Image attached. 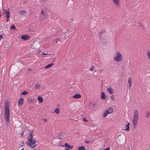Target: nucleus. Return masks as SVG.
Instances as JSON below:
<instances>
[{
	"label": "nucleus",
	"mask_w": 150,
	"mask_h": 150,
	"mask_svg": "<svg viewBox=\"0 0 150 150\" xmlns=\"http://www.w3.org/2000/svg\"><path fill=\"white\" fill-rule=\"evenodd\" d=\"M94 67L93 66H92L90 69V70L91 71H92L94 70Z\"/></svg>",
	"instance_id": "34"
},
{
	"label": "nucleus",
	"mask_w": 150,
	"mask_h": 150,
	"mask_svg": "<svg viewBox=\"0 0 150 150\" xmlns=\"http://www.w3.org/2000/svg\"><path fill=\"white\" fill-rule=\"evenodd\" d=\"M108 114H109V113L108 112V111H107V110H106L105 112H104V113L103 114V117H106L107 116Z\"/></svg>",
	"instance_id": "20"
},
{
	"label": "nucleus",
	"mask_w": 150,
	"mask_h": 150,
	"mask_svg": "<svg viewBox=\"0 0 150 150\" xmlns=\"http://www.w3.org/2000/svg\"><path fill=\"white\" fill-rule=\"evenodd\" d=\"M105 32V30H103L102 31H100V34H103V33H104Z\"/></svg>",
	"instance_id": "33"
},
{
	"label": "nucleus",
	"mask_w": 150,
	"mask_h": 150,
	"mask_svg": "<svg viewBox=\"0 0 150 150\" xmlns=\"http://www.w3.org/2000/svg\"><path fill=\"white\" fill-rule=\"evenodd\" d=\"M107 91L110 94H112L114 93L112 89L110 87H109L108 88Z\"/></svg>",
	"instance_id": "9"
},
{
	"label": "nucleus",
	"mask_w": 150,
	"mask_h": 150,
	"mask_svg": "<svg viewBox=\"0 0 150 150\" xmlns=\"http://www.w3.org/2000/svg\"><path fill=\"white\" fill-rule=\"evenodd\" d=\"M81 95L79 94H76L73 96V98H80Z\"/></svg>",
	"instance_id": "11"
},
{
	"label": "nucleus",
	"mask_w": 150,
	"mask_h": 150,
	"mask_svg": "<svg viewBox=\"0 0 150 150\" xmlns=\"http://www.w3.org/2000/svg\"><path fill=\"white\" fill-rule=\"evenodd\" d=\"M40 86V85L36 84L35 86V88L36 89L39 88Z\"/></svg>",
	"instance_id": "30"
},
{
	"label": "nucleus",
	"mask_w": 150,
	"mask_h": 150,
	"mask_svg": "<svg viewBox=\"0 0 150 150\" xmlns=\"http://www.w3.org/2000/svg\"><path fill=\"white\" fill-rule=\"evenodd\" d=\"M28 92L26 91H24L22 93V95H25L28 93Z\"/></svg>",
	"instance_id": "26"
},
{
	"label": "nucleus",
	"mask_w": 150,
	"mask_h": 150,
	"mask_svg": "<svg viewBox=\"0 0 150 150\" xmlns=\"http://www.w3.org/2000/svg\"><path fill=\"white\" fill-rule=\"evenodd\" d=\"M129 150H130V147L129 148Z\"/></svg>",
	"instance_id": "56"
},
{
	"label": "nucleus",
	"mask_w": 150,
	"mask_h": 150,
	"mask_svg": "<svg viewBox=\"0 0 150 150\" xmlns=\"http://www.w3.org/2000/svg\"><path fill=\"white\" fill-rule=\"evenodd\" d=\"M115 60L117 62H119L122 61V56L120 53L117 52L116 54V56L114 58Z\"/></svg>",
	"instance_id": "3"
},
{
	"label": "nucleus",
	"mask_w": 150,
	"mask_h": 150,
	"mask_svg": "<svg viewBox=\"0 0 150 150\" xmlns=\"http://www.w3.org/2000/svg\"><path fill=\"white\" fill-rule=\"evenodd\" d=\"M30 101H31V100H30Z\"/></svg>",
	"instance_id": "54"
},
{
	"label": "nucleus",
	"mask_w": 150,
	"mask_h": 150,
	"mask_svg": "<svg viewBox=\"0 0 150 150\" xmlns=\"http://www.w3.org/2000/svg\"><path fill=\"white\" fill-rule=\"evenodd\" d=\"M3 38V36L1 35H0V41L1 39Z\"/></svg>",
	"instance_id": "43"
},
{
	"label": "nucleus",
	"mask_w": 150,
	"mask_h": 150,
	"mask_svg": "<svg viewBox=\"0 0 150 150\" xmlns=\"http://www.w3.org/2000/svg\"><path fill=\"white\" fill-rule=\"evenodd\" d=\"M108 114H109V113L108 112V111H107V110H106L105 112H104V113L103 114V117H106L107 116Z\"/></svg>",
	"instance_id": "19"
},
{
	"label": "nucleus",
	"mask_w": 150,
	"mask_h": 150,
	"mask_svg": "<svg viewBox=\"0 0 150 150\" xmlns=\"http://www.w3.org/2000/svg\"><path fill=\"white\" fill-rule=\"evenodd\" d=\"M78 150H85V148L83 146H81L78 148Z\"/></svg>",
	"instance_id": "21"
},
{
	"label": "nucleus",
	"mask_w": 150,
	"mask_h": 150,
	"mask_svg": "<svg viewBox=\"0 0 150 150\" xmlns=\"http://www.w3.org/2000/svg\"><path fill=\"white\" fill-rule=\"evenodd\" d=\"M129 150H130V147L129 148Z\"/></svg>",
	"instance_id": "55"
},
{
	"label": "nucleus",
	"mask_w": 150,
	"mask_h": 150,
	"mask_svg": "<svg viewBox=\"0 0 150 150\" xmlns=\"http://www.w3.org/2000/svg\"><path fill=\"white\" fill-rule=\"evenodd\" d=\"M44 121H45V122H47V120H46V119H44Z\"/></svg>",
	"instance_id": "48"
},
{
	"label": "nucleus",
	"mask_w": 150,
	"mask_h": 150,
	"mask_svg": "<svg viewBox=\"0 0 150 150\" xmlns=\"http://www.w3.org/2000/svg\"><path fill=\"white\" fill-rule=\"evenodd\" d=\"M150 114L149 112V111H147V112L146 115V117L147 118H149L150 116Z\"/></svg>",
	"instance_id": "25"
},
{
	"label": "nucleus",
	"mask_w": 150,
	"mask_h": 150,
	"mask_svg": "<svg viewBox=\"0 0 150 150\" xmlns=\"http://www.w3.org/2000/svg\"><path fill=\"white\" fill-rule=\"evenodd\" d=\"M101 98L103 99H105L106 98V96L104 92H102L101 93Z\"/></svg>",
	"instance_id": "10"
},
{
	"label": "nucleus",
	"mask_w": 150,
	"mask_h": 150,
	"mask_svg": "<svg viewBox=\"0 0 150 150\" xmlns=\"http://www.w3.org/2000/svg\"><path fill=\"white\" fill-rule=\"evenodd\" d=\"M73 146H70L69 145V148L70 149H72L73 148Z\"/></svg>",
	"instance_id": "38"
},
{
	"label": "nucleus",
	"mask_w": 150,
	"mask_h": 150,
	"mask_svg": "<svg viewBox=\"0 0 150 150\" xmlns=\"http://www.w3.org/2000/svg\"><path fill=\"white\" fill-rule=\"evenodd\" d=\"M139 24L142 27H143L144 26V25L142 23H140Z\"/></svg>",
	"instance_id": "44"
},
{
	"label": "nucleus",
	"mask_w": 150,
	"mask_h": 150,
	"mask_svg": "<svg viewBox=\"0 0 150 150\" xmlns=\"http://www.w3.org/2000/svg\"><path fill=\"white\" fill-rule=\"evenodd\" d=\"M138 120H133V127L134 128H135L136 126L137 125V121Z\"/></svg>",
	"instance_id": "13"
},
{
	"label": "nucleus",
	"mask_w": 150,
	"mask_h": 150,
	"mask_svg": "<svg viewBox=\"0 0 150 150\" xmlns=\"http://www.w3.org/2000/svg\"><path fill=\"white\" fill-rule=\"evenodd\" d=\"M129 124H130V123L129 122L127 125H125V127H126V129H124L125 130H127L128 132L129 131Z\"/></svg>",
	"instance_id": "12"
},
{
	"label": "nucleus",
	"mask_w": 150,
	"mask_h": 150,
	"mask_svg": "<svg viewBox=\"0 0 150 150\" xmlns=\"http://www.w3.org/2000/svg\"><path fill=\"white\" fill-rule=\"evenodd\" d=\"M33 132H31L30 134V136L29 137H28V138H33Z\"/></svg>",
	"instance_id": "28"
},
{
	"label": "nucleus",
	"mask_w": 150,
	"mask_h": 150,
	"mask_svg": "<svg viewBox=\"0 0 150 150\" xmlns=\"http://www.w3.org/2000/svg\"><path fill=\"white\" fill-rule=\"evenodd\" d=\"M100 71H102V70H100Z\"/></svg>",
	"instance_id": "53"
},
{
	"label": "nucleus",
	"mask_w": 150,
	"mask_h": 150,
	"mask_svg": "<svg viewBox=\"0 0 150 150\" xmlns=\"http://www.w3.org/2000/svg\"><path fill=\"white\" fill-rule=\"evenodd\" d=\"M62 133L61 132H60L59 133L58 135H57V137H60L61 136H62Z\"/></svg>",
	"instance_id": "32"
},
{
	"label": "nucleus",
	"mask_w": 150,
	"mask_h": 150,
	"mask_svg": "<svg viewBox=\"0 0 150 150\" xmlns=\"http://www.w3.org/2000/svg\"><path fill=\"white\" fill-rule=\"evenodd\" d=\"M90 142L91 143V142H90L89 141H85V143H89Z\"/></svg>",
	"instance_id": "41"
},
{
	"label": "nucleus",
	"mask_w": 150,
	"mask_h": 150,
	"mask_svg": "<svg viewBox=\"0 0 150 150\" xmlns=\"http://www.w3.org/2000/svg\"><path fill=\"white\" fill-rule=\"evenodd\" d=\"M11 29H13V30L15 29H16V27L14 25H13L11 26Z\"/></svg>",
	"instance_id": "29"
},
{
	"label": "nucleus",
	"mask_w": 150,
	"mask_h": 150,
	"mask_svg": "<svg viewBox=\"0 0 150 150\" xmlns=\"http://www.w3.org/2000/svg\"><path fill=\"white\" fill-rule=\"evenodd\" d=\"M41 54L42 55H45L46 54V53H44V52H42L41 53Z\"/></svg>",
	"instance_id": "42"
},
{
	"label": "nucleus",
	"mask_w": 150,
	"mask_h": 150,
	"mask_svg": "<svg viewBox=\"0 0 150 150\" xmlns=\"http://www.w3.org/2000/svg\"><path fill=\"white\" fill-rule=\"evenodd\" d=\"M147 55L149 59H150V52H148L147 53Z\"/></svg>",
	"instance_id": "35"
},
{
	"label": "nucleus",
	"mask_w": 150,
	"mask_h": 150,
	"mask_svg": "<svg viewBox=\"0 0 150 150\" xmlns=\"http://www.w3.org/2000/svg\"><path fill=\"white\" fill-rule=\"evenodd\" d=\"M58 40H59V39H57V40L56 41H55V42L56 43H57V44H59L61 43V42H60V41H58Z\"/></svg>",
	"instance_id": "31"
},
{
	"label": "nucleus",
	"mask_w": 150,
	"mask_h": 150,
	"mask_svg": "<svg viewBox=\"0 0 150 150\" xmlns=\"http://www.w3.org/2000/svg\"><path fill=\"white\" fill-rule=\"evenodd\" d=\"M23 13H24L26 14V11L25 10H21L19 12V13L20 14H22V15H23Z\"/></svg>",
	"instance_id": "23"
},
{
	"label": "nucleus",
	"mask_w": 150,
	"mask_h": 150,
	"mask_svg": "<svg viewBox=\"0 0 150 150\" xmlns=\"http://www.w3.org/2000/svg\"><path fill=\"white\" fill-rule=\"evenodd\" d=\"M38 103H41L43 101V100L42 97L38 96Z\"/></svg>",
	"instance_id": "15"
},
{
	"label": "nucleus",
	"mask_w": 150,
	"mask_h": 150,
	"mask_svg": "<svg viewBox=\"0 0 150 150\" xmlns=\"http://www.w3.org/2000/svg\"><path fill=\"white\" fill-rule=\"evenodd\" d=\"M130 77H129V79L128 80V83L129 84V87H130L132 84V81L130 80Z\"/></svg>",
	"instance_id": "24"
},
{
	"label": "nucleus",
	"mask_w": 150,
	"mask_h": 150,
	"mask_svg": "<svg viewBox=\"0 0 150 150\" xmlns=\"http://www.w3.org/2000/svg\"><path fill=\"white\" fill-rule=\"evenodd\" d=\"M59 139H62V137H61L60 138H59Z\"/></svg>",
	"instance_id": "49"
},
{
	"label": "nucleus",
	"mask_w": 150,
	"mask_h": 150,
	"mask_svg": "<svg viewBox=\"0 0 150 150\" xmlns=\"http://www.w3.org/2000/svg\"><path fill=\"white\" fill-rule=\"evenodd\" d=\"M1 15H0V18L1 17Z\"/></svg>",
	"instance_id": "52"
},
{
	"label": "nucleus",
	"mask_w": 150,
	"mask_h": 150,
	"mask_svg": "<svg viewBox=\"0 0 150 150\" xmlns=\"http://www.w3.org/2000/svg\"><path fill=\"white\" fill-rule=\"evenodd\" d=\"M83 120L85 122H87L88 121V120H87L85 118H83Z\"/></svg>",
	"instance_id": "39"
},
{
	"label": "nucleus",
	"mask_w": 150,
	"mask_h": 150,
	"mask_svg": "<svg viewBox=\"0 0 150 150\" xmlns=\"http://www.w3.org/2000/svg\"><path fill=\"white\" fill-rule=\"evenodd\" d=\"M41 14L42 15V16L41 17L43 18H46V16L45 14V13L43 11V10H42L41 12Z\"/></svg>",
	"instance_id": "14"
},
{
	"label": "nucleus",
	"mask_w": 150,
	"mask_h": 150,
	"mask_svg": "<svg viewBox=\"0 0 150 150\" xmlns=\"http://www.w3.org/2000/svg\"><path fill=\"white\" fill-rule=\"evenodd\" d=\"M20 150H24V149H21Z\"/></svg>",
	"instance_id": "50"
},
{
	"label": "nucleus",
	"mask_w": 150,
	"mask_h": 150,
	"mask_svg": "<svg viewBox=\"0 0 150 150\" xmlns=\"http://www.w3.org/2000/svg\"><path fill=\"white\" fill-rule=\"evenodd\" d=\"M9 9L8 8L7 10H4L3 12V14H6L5 17L7 18V20L6 21V22H8L9 20L10 14L9 13Z\"/></svg>",
	"instance_id": "4"
},
{
	"label": "nucleus",
	"mask_w": 150,
	"mask_h": 150,
	"mask_svg": "<svg viewBox=\"0 0 150 150\" xmlns=\"http://www.w3.org/2000/svg\"><path fill=\"white\" fill-rule=\"evenodd\" d=\"M96 105V104L95 103H93V106H94V105Z\"/></svg>",
	"instance_id": "46"
},
{
	"label": "nucleus",
	"mask_w": 150,
	"mask_h": 150,
	"mask_svg": "<svg viewBox=\"0 0 150 150\" xmlns=\"http://www.w3.org/2000/svg\"><path fill=\"white\" fill-rule=\"evenodd\" d=\"M100 40L102 41V43L103 45H105L107 43V41L105 39H102Z\"/></svg>",
	"instance_id": "18"
},
{
	"label": "nucleus",
	"mask_w": 150,
	"mask_h": 150,
	"mask_svg": "<svg viewBox=\"0 0 150 150\" xmlns=\"http://www.w3.org/2000/svg\"><path fill=\"white\" fill-rule=\"evenodd\" d=\"M54 112H55V113L56 114H58L59 113V109L58 108H57L56 109L54 110Z\"/></svg>",
	"instance_id": "27"
},
{
	"label": "nucleus",
	"mask_w": 150,
	"mask_h": 150,
	"mask_svg": "<svg viewBox=\"0 0 150 150\" xmlns=\"http://www.w3.org/2000/svg\"><path fill=\"white\" fill-rule=\"evenodd\" d=\"M29 142H26L27 144L29 146L34 148L37 145V144H35L36 141L33 138H28Z\"/></svg>",
	"instance_id": "2"
},
{
	"label": "nucleus",
	"mask_w": 150,
	"mask_h": 150,
	"mask_svg": "<svg viewBox=\"0 0 150 150\" xmlns=\"http://www.w3.org/2000/svg\"><path fill=\"white\" fill-rule=\"evenodd\" d=\"M110 98L112 99V100H114V95H112L110 97Z\"/></svg>",
	"instance_id": "36"
},
{
	"label": "nucleus",
	"mask_w": 150,
	"mask_h": 150,
	"mask_svg": "<svg viewBox=\"0 0 150 150\" xmlns=\"http://www.w3.org/2000/svg\"><path fill=\"white\" fill-rule=\"evenodd\" d=\"M48 39V38H46V40H47Z\"/></svg>",
	"instance_id": "51"
},
{
	"label": "nucleus",
	"mask_w": 150,
	"mask_h": 150,
	"mask_svg": "<svg viewBox=\"0 0 150 150\" xmlns=\"http://www.w3.org/2000/svg\"><path fill=\"white\" fill-rule=\"evenodd\" d=\"M64 150H70L69 149H67V148H66Z\"/></svg>",
	"instance_id": "47"
},
{
	"label": "nucleus",
	"mask_w": 150,
	"mask_h": 150,
	"mask_svg": "<svg viewBox=\"0 0 150 150\" xmlns=\"http://www.w3.org/2000/svg\"><path fill=\"white\" fill-rule=\"evenodd\" d=\"M59 146H65L66 147L69 148V145L67 143H65L64 145L59 144Z\"/></svg>",
	"instance_id": "16"
},
{
	"label": "nucleus",
	"mask_w": 150,
	"mask_h": 150,
	"mask_svg": "<svg viewBox=\"0 0 150 150\" xmlns=\"http://www.w3.org/2000/svg\"><path fill=\"white\" fill-rule=\"evenodd\" d=\"M5 118L6 121L7 125H8L9 123V103L6 102L5 103L4 107Z\"/></svg>",
	"instance_id": "1"
},
{
	"label": "nucleus",
	"mask_w": 150,
	"mask_h": 150,
	"mask_svg": "<svg viewBox=\"0 0 150 150\" xmlns=\"http://www.w3.org/2000/svg\"><path fill=\"white\" fill-rule=\"evenodd\" d=\"M21 39L24 40H27L29 39L30 37L28 35H24L21 36Z\"/></svg>",
	"instance_id": "6"
},
{
	"label": "nucleus",
	"mask_w": 150,
	"mask_h": 150,
	"mask_svg": "<svg viewBox=\"0 0 150 150\" xmlns=\"http://www.w3.org/2000/svg\"><path fill=\"white\" fill-rule=\"evenodd\" d=\"M23 98H20L18 101V104L20 105H22L23 104Z\"/></svg>",
	"instance_id": "7"
},
{
	"label": "nucleus",
	"mask_w": 150,
	"mask_h": 150,
	"mask_svg": "<svg viewBox=\"0 0 150 150\" xmlns=\"http://www.w3.org/2000/svg\"><path fill=\"white\" fill-rule=\"evenodd\" d=\"M53 64H49L45 67V68L47 69L48 68H49V67H51Z\"/></svg>",
	"instance_id": "22"
},
{
	"label": "nucleus",
	"mask_w": 150,
	"mask_h": 150,
	"mask_svg": "<svg viewBox=\"0 0 150 150\" xmlns=\"http://www.w3.org/2000/svg\"><path fill=\"white\" fill-rule=\"evenodd\" d=\"M112 1L116 6H119L120 4L119 0H112Z\"/></svg>",
	"instance_id": "8"
},
{
	"label": "nucleus",
	"mask_w": 150,
	"mask_h": 150,
	"mask_svg": "<svg viewBox=\"0 0 150 150\" xmlns=\"http://www.w3.org/2000/svg\"><path fill=\"white\" fill-rule=\"evenodd\" d=\"M109 149H110V147H108L105 149H103V150H109Z\"/></svg>",
	"instance_id": "40"
},
{
	"label": "nucleus",
	"mask_w": 150,
	"mask_h": 150,
	"mask_svg": "<svg viewBox=\"0 0 150 150\" xmlns=\"http://www.w3.org/2000/svg\"><path fill=\"white\" fill-rule=\"evenodd\" d=\"M68 37V36L67 34L66 35L64 36V38H67Z\"/></svg>",
	"instance_id": "45"
},
{
	"label": "nucleus",
	"mask_w": 150,
	"mask_h": 150,
	"mask_svg": "<svg viewBox=\"0 0 150 150\" xmlns=\"http://www.w3.org/2000/svg\"><path fill=\"white\" fill-rule=\"evenodd\" d=\"M113 108L112 107H109L107 110L109 114L111 113L112 112Z\"/></svg>",
	"instance_id": "17"
},
{
	"label": "nucleus",
	"mask_w": 150,
	"mask_h": 150,
	"mask_svg": "<svg viewBox=\"0 0 150 150\" xmlns=\"http://www.w3.org/2000/svg\"><path fill=\"white\" fill-rule=\"evenodd\" d=\"M139 117V113L137 110L134 111L133 115V120H138Z\"/></svg>",
	"instance_id": "5"
},
{
	"label": "nucleus",
	"mask_w": 150,
	"mask_h": 150,
	"mask_svg": "<svg viewBox=\"0 0 150 150\" xmlns=\"http://www.w3.org/2000/svg\"><path fill=\"white\" fill-rule=\"evenodd\" d=\"M99 36L100 38V40L101 39H102L101 38H102L101 34H100V33Z\"/></svg>",
	"instance_id": "37"
}]
</instances>
